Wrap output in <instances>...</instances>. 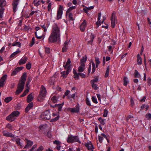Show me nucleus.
Returning <instances> with one entry per match:
<instances>
[{
  "label": "nucleus",
  "instance_id": "nucleus-1",
  "mask_svg": "<svg viewBox=\"0 0 151 151\" xmlns=\"http://www.w3.org/2000/svg\"><path fill=\"white\" fill-rule=\"evenodd\" d=\"M26 73H24L21 77V79L19 81L17 85V88L15 93L17 95L19 94L23 91L24 85L26 79Z\"/></svg>",
  "mask_w": 151,
  "mask_h": 151
},
{
  "label": "nucleus",
  "instance_id": "nucleus-2",
  "mask_svg": "<svg viewBox=\"0 0 151 151\" xmlns=\"http://www.w3.org/2000/svg\"><path fill=\"white\" fill-rule=\"evenodd\" d=\"M19 114L20 113L18 111H14L6 117V119L11 122L14 121L16 118L19 116Z\"/></svg>",
  "mask_w": 151,
  "mask_h": 151
},
{
  "label": "nucleus",
  "instance_id": "nucleus-3",
  "mask_svg": "<svg viewBox=\"0 0 151 151\" xmlns=\"http://www.w3.org/2000/svg\"><path fill=\"white\" fill-rule=\"evenodd\" d=\"M41 89L39 95L37 99L38 101L40 102L43 101L44 98L46 96V88L43 86H41Z\"/></svg>",
  "mask_w": 151,
  "mask_h": 151
},
{
  "label": "nucleus",
  "instance_id": "nucleus-4",
  "mask_svg": "<svg viewBox=\"0 0 151 151\" xmlns=\"http://www.w3.org/2000/svg\"><path fill=\"white\" fill-rule=\"evenodd\" d=\"M60 36L51 33L49 38L48 42L49 43L56 42L58 39H59Z\"/></svg>",
  "mask_w": 151,
  "mask_h": 151
},
{
  "label": "nucleus",
  "instance_id": "nucleus-5",
  "mask_svg": "<svg viewBox=\"0 0 151 151\" xmlns=\"http://www.w3.org/2000/svg\"><path fill=\"white\" fill-rule=\"evenodd\" d=\"M67 141L68 143H72L74 142H79L80 143H81V142L80 141L78 136H73L71 135L70 136H68L67 140Z\"/></svg>",
  "mask_w": 151,
  "mask_h": 151
},
{
  "label": "nucleus",
  "instance_id": "nucleus-6",
  "mask_svg": "<svg viewBox=\"0 0 151 151\" xmlns=\"http://www.w3.org/2000/svg\"><path fill=\"white\" fill-rule=\"evenodd\" d=\"M40 117L42 119L47 120L50 119V114L49 111L46 110L44 112L42 113L40 116Z\"/></svg>",
  "mask_w": 151,
  "mask_h": 151
},
{
  "label": "nucleus",
  "instance_id": "nucleus-7",
  "mask_svg": "<svg viewBox=\"0 0 151 151\" xmlns=\"http://www.w3.org/2000/svg\"><path fill=\"white\" fill-rule=\"evenodd\" d=\"M52 33L60 36V28L56 24L53 26Z\"/></svg>",
  "mask_w": 151,
  "mask_h": 151
},
{
  "label": "nucleus",
  "instance_id": "nucleus-8",
  "mask_svg": "<svg viewBox=\"0 0 151 151\" xmlns=\"http://www.w3.org/2000/svg\"><path fill=\"white\" fill-rule=\"evenodd\" d=\"M63 7L61 5L60 6L57 12V19L61 18L62 14Z\"/></svg>",
  "mask_w": 151,
  "mask_h": 151
},
{
  "label": "nucleus",
  "instance_id": "nucleus-9",
  "mask_svg": "<svg viewBox=\"0 0 151 151\" xmlns=\"http://www.w3.org/2000/svg\"><path fill=\"white\" fill-rule=\"evenodd\" d=\"M19 0H14L12 4L13 11L15 13L17 11V6L19 3Z\"/></svg>",
  "mask_w": 151,
  "mask_h": 151
},
{
  "label": "nucleus",
  "instance_id": "nucleus-10",
  "mask_svg": "<svg viewBox=\"0 0 151 151\" xmlns=\"http://www.w3.org/2000/svg\"><path fill=\"white\" fill-rule=\"evenodd\" d=\"M115 12H114L112 14L111 17V26L112 28H114L115 26Z\"/></svg>",
  "mask_w": 151,
  "mask_h": 151
},
{
  "label": "nucleus",
  "instance_id": "nucleus-11",
  "mask_svg": "<svg viewBox=\"0 0 151 151\" xmlns=\"http://www.w3.org/2000/svg\"><path fill=\"white\" fill-rule=\"evenodd\" d=\"M79 109V104H77L76 106V108H68V110L72 112H78Z\"/></svg>",
  "mask_w": 151,
  "mask_h": 151
},
{
  "label": "nucleus",
  "instance_id": "nucleus-12",
  "mask_svg": "<svg viewBox=\"0 0 151 151\" xmlns=\"http://www.w3.org/2000/svg\"><path fill=\"white\" fill-rule=\"evenodd\" d=\"M23 68V67H18L16 68L14 70H13L11 74V76H14L17 73L21 70Z\"/></svg>",
  "mask_w": 151,
  "mask_h": 151
},
{
  "label": "nucleus",
  "instance_id": "nucleus-13",
  "mask_svg": "<svg viewBox=\"0 0 151 151\" xmlns=\"http://www.w3.org/2000/svg\"><path fill=\"white\" fill-rule=\"evenodd\" d=\"M85 145L89 150L91 151L92 150L94 149L93 145L90 142L88 143H85Z\"/></svg>",
  "mask_w": 151,
  "mask_h": 151
},
{
  "label": "nucleus",
  "instance_id": "nucleus-14",
  "mask_svg": "<svg viewBox=\"0 0 151 151\" xmlns=\"http://www.w3.org/2000/svg\"><path fill=\"white\" fill-rule=\"evenodd\" d=\"M27 141V144L25 146L24 149H29L33 144V142L27 139H26Z\"/></svg>",
  "mask_w": 151,
  "mask_h": 151
},
{
  "label": "nucleus",
  "instance_id": "nucleus-15",
  "mask_svg": "<svg viewBox=\"0 0 151 151\" xmlns=\"http://www.w3.org/2000/svg\"><path fill=\"white\" fill-rule=\"evenodd\" d=\"M86 22L84 20L80 26L81 30L82 32H84L85 30V27H86Z\"/></svg>",
  "mask_w": 151,
  "mask_h": 151
},
{
  "label": "nucleus",
  "instance_id": "nucleus-16",
  "mask_svg": "<svg viewBox=\"0 0 151 151\" xmlns=\"http://www.w3.org/2000/svg\"><path fill=\"white\" fill-rule=\"evenodd\" d=\"M33 104L32 102L29 103L25 108V112L26 113H27L29 110L33 107Z\"/></svg>",
  "mask_w": 151,
  "mask_h": 151
},
{
  "label": "nucleus",
  "instance_id": "nucleus-17",
  "mask_svg": "<svg viewBox=\"0 0 151 151\" xmlns=\"http://www.w3.org/2000/svg\"><path fill=\"white\" fill-rule=\"evenodd\" d=\"M3 135L6 137H14V136L13 135L12 133L7 132L6 131H4L3 132Z\"/></svg>",
  "mask_w": 151,
  "mask_h": 151
},
{
  "label": "nucleus",
  "instance_id": "nucleus-18",
  "mask_svg": "<svg viewBox=\"0 0 151 151\" xmlns=\"http://www.w3.org/2000/svg\"><path fill=\"white\" fill-rule=\"evenodd\" d=\"M27 57H25L21 59L19 61V64L20 65L24 64L26 63L27 60Z\"/></svg>",
  "mask_w": 151,
  "mask_h": 151
},
{
  "label": "nucleus",
  "instance_id": "nucleus-19",
  "mask_svg": "<svg viewBox=\"0 0 151 151\" xmlns=\"http://www.w3.org/2000/svg\"><path fill=\"white\" fill-rule=\"evenodd\" d=\"M87 57L86 55H85L84 57H83L81 60V65L82 66L85 65V63L87 61Z\"/></svg>",
  "mask_w": 151,
  "mask_h": 151
},
{
  "label": "nucleus",
  "instance_id": "nucleus-20",
  "mask_svg": "<svg viewBox=\"0 0 151 151\" xmlns=\"http://www.w3.org/2000/svg\"><path fill=\"white\" fill-rule=\"evenodd\" d=\"M33 98L32 93L29 94L27 98V102L28 103L32 101Z\"/></svg>",
  "mask_w": 151,
  "mask_h": 151
},
{
  "label": "nucleus",
  "instance_id": "nucleus-21",
  "mask_svg": "<svg viewBox=\"0 0 151 151\" xmlns=\"http://www.w3.org/2000/svg\"><path fill=\"white\" fill-rule=\"evenodd\" d=\"M6 6L5 0H0V7H4Z\"/></svg>",
  "mask_w": 151,
  "mask_h": 151
},
{
  "label": "nucleus",
  "instance_id": "nucleus-22",
  "mask_svg": "<svg viewBox=\"0 0 151 151\" xmlns=\"http://www.w3.org/2000/svg\"><path fill=\"white\" fill-rule=\"evenodd\" d=\"M137 64L139 65L142 64V58L139 54L137 55Z\"/></svg>",
  "mask_w": 151,
  "mask_h": 151
},
{
  "label": "nucleus",
  "instance_id": "nucleus-23",
  "mask_svg": "<svg viewBox=\"0 0 151 151\" xmlns=\"http://www.w3.org/2000/svg\"><path fill=\"white\" fill-rule=\"evenodd\" d=\"M73 74H74V78H75L76 80H78V73H77L76 70H75L74 69H73Z\"/></svg>",
  "mask_w": 151,
  "mask_h": 151
},
{
  "label": "nucleus",
  "instance_id": "nucleus-24",
  "mask_svg": "<svg viewBox=\"0 0 151 151\" xmlns=\"http://www.w3.org/2000/svg\"><path fill=\"white\" fill-rule=\"evenodd\" d=\"M29 87L28 88L26 89L23 93L20 95L21 97H23L25 96L27 93L29 91Z\"/></svg>",
  "mask_w": 151,
  "mask_h": 151
},
{
  "label": "nucleus",
  "instance_id": "nucleus-25",
  "mask_svg": "<svg viewBox=\"0 0 151 151\" xmlns=\"http://www.w3.org/2000/svg\"><path fill=\"white\" fill-rule=\"evenodd\" d=\"M85 66V65H84V66H82L81 65H81L78 68V71L79 73L83 71Z\"/></svg>",
  "mask_w": 151,
  "mask_h": 151
},
{
  "label": "nucleus",
  "instance_id": "nucleus-26",
  "mask_svg": "<svg viewBox=\"0 0 151 151\" xmlns=\"http://www.w3.org/2000/svg\"><path fill=\"white\" fill-rule=\"evenodd\" d=\"M64 104V102L61 104H56V107H58V110L59 111H60L61 110L62 107Z\"/></svg>",
  "mask_w": 151,
  "mask_h": 151
},
{
  "label": "nucleus",
  "instance_id": "nucleus-27",
  "mask_svg": "<svg viewBox=\"0 0 151 151\" xmlns=\"http://www.w3.org/2000/svg\"><path fill=\"white\" fill-rule=\"evenodd\" d=\"M135 73L134 74L135 78H139L140 76V74L139 73L137 70H135Z\"/></svg>",
  "mask_w": 151,
  "mask_h": 151
},
{
  "label": "nucleus",
  "instance_id": "nucleus-28",
  "mask_svg": "<svg viewBox=\"0 0 151 151\" xmlns=\"http://www.w3.org/2000/svg\"><path fill=\"white\" fill-rule=\"evenodd\" d=\"M21 52V51L19 50H18L13 53L10 56L9 58H11L16 55L17 54Z\"/></svg>",
  "mask_w": 151,
  "mask_h": 151
},
{
  "label": "nucleus",
  "instance_id": "nucleus-29",
  "mask_svg": "<svg viewBox=\"0 0 151 151\" xmlns=\"http://www.w3.org/2000/svg\"><path fill=\"white\" fill-rule=\"evenodd\" d=\"M91 35L90 36L91 38V40L88 41V43L90 44L91 45H92V42H93V40L94 39V37L93 34L92 33H91Z\"/></svg>",
  "mask_w": 151,
  "mask_h": 151
},
{
  "label": "nucleus",
  "instance_id": "nucleus-30",
  "mask_svg": "<svg viewBox=\"0 0 151 151\" xmlns=\"http://www.w3.org/2000/svg\"><path fill=\"white\" fill-rule=\"evenodd\" d=\"M12 98L11 97H7L5 98L4 101L6 103H8L12 100Z\"/></svg>",
  "mask_w": 151,
  "mask_h": 151
},
{
  "label": "nucleus",
  "instance_id": "nucleus-31",
  "mask_svg": "<svg viewBox=\"0 0 151 151\" xmlns=\"http://www.w3.org/2000/svg\"><path fill=\"white\" fill-rule=\"evenodd\" d=\"M94 79L91 81V83H95L97 82L98 81V77L97 76H95L94 77Z\"/></svg>",
  "mask_w": 151,
  "mask_h": 151
},
{
  "label": "nucleus",
  "instance_id": "nucleus-32",
  "mask_svg": "<svg viewBox=\"0 0 151 151\" xmlns=\"http://www.w3.org/2000/svg\"><path fill=\"white\" fill-rule=\"evenodd\" d=\"M149 107V106L148 105H145V104H142V106L141 107V110L143 109L144 108H145L146 110H147Z\"/></svg>",
  "mask_w": 151,
  "mask_h": 151
},
{
  "label": "nucleus",
  "instance_id": "nucleus-33",
  "mask_svg": "<svg viewBox=\"0 0 151 151\" xmlns=\"http://www.w3.org/2000/svg\"><path fill=\"white\" fill-rule=\"evenodd\" d=\"M13 46H17L18 47H20L21 46V43L20 42H14L12 44Z\"/></svg>",
  "mask_w": 151,
  "mask_h": 151
},
{
  "label": "nucleus",
  "instance_id": "nucleus-34",
  "mask_svg": "<svg viewBox=\"0 0 151 151\" xmlns=\"http://www.w3.org/2000/svg\"><path fill=\"white\" fill-rule=\"evenodd\" d=\"M32 79V78L30 77H29L27 79V80L26 82V86L28 87H29L28 86L29 85V84L31 81Z\"/></svg>",
  "mask_w": 151,
  "mask_h": 151
},
{
  "label": "nucleus",
  "instance_id": "nucleus-35",
  "mask_svg": "<svg viewBox=\"0 0 151 151\" xmlns=\"http://www.w3.org/2000/svg\"><path fill=\"white\" fill-rule=\"evenodd\" d=\"M92 70L91 73L92 74L94 73V72H95V71L96 67H95V64L93 62H92Z\"/></svg>",
  "mask_w": 151,
  "mask_h": 151
},
{
  "label": "nucleus",
  "instance_id": "nucleus-36",
  "mask_svg": "<svg viewBox=\"0 0 151 151\" xmlns=\"http://www.w3.org/2000/svg\"><path fill=\"white\" fill-rule=\"evenodd\" d=\"M98 120L101 124L103 125H104L105 123L104 122L105 119H103L101 117H99Z\"/></svg>",
  "mask_w": 151,
  "mask_h": 151
},
{
  "label": "nucleus",
  "instance_id": "nucleus-37",
  "mask_svg": "<svg viewBox=\"0 0 151 151\" xmlns=\"http://www.w3.org/2000/svg\"><path fill=\"white\" fill-rule=\"evenodd\" d=\"M71 61H70V60L69 58L68 59V60L66 62V65H63L64 67L66 69V68L67 66H68L69 65H70V63Z\"/></svg>",
  "mask_w": 151,
  "mask_h": 151
},
{
  "label": "nucleus",
  "instance_id": "nucleus-38",
  "mask_svg": "<svg viewBox=\"0 0 151 151\" xmlns=\"http://www.w3.org/2000/svg\"><path fill=\"white\" fill-rule=\"evenodd\" d=\"M127 78L126 77H124V83L123 84L125 86H127L128 83V81H127Z\"/></svg>",
  "mask_w": 151,
  "mask_h": 151
},
{
  "label": "nucleus",
  "instance_id": "nucleus-39",
  "mask_svg": "<svg viewBox=\"0 0 151 151\" xmlns=\"http://www.w3.org/2000/svg\"><path fill=\"white\" fill-rule=\"evenodd\" d=\"M109 66H108L106 69V70L105 75V78H106L108 77L109 74Z\"/></svg>",
  "mask_w": 151,
  "mask_h": 151
},
{
  "label": "nucleus",
  "instance_id": "nucleus-40",
  "mask_svg": "<svg viewBox=\"0 0 151 151\" xmlns=\"http://www.w3.org/2000/svg\"><path fill=\"white\" fill-rule=\"evenodd\" d=\"M7 75L6 74L4 75L1 78V81H5L6 79H7Z\"/></svg>",
  "mask_w": 151,
  "mask_h": 151
},
{
  "label": "nucleus",
  "instance_id": "nucleus-41",
  "mask_svg": "<svg viewBox=\"0 0 151 151\" xmlns=\"http://www.w3.org/2000/svg\"><path fill=\"white\" fill-rule=\"evenodd\" d=\"M60 117V116L59 115L57 116L54 119H52L51 120V122H54L57 121Z\"/></svg>",
  "mask_w": 151,
  "mask_h": 151
},
{
  "label": "nucleus",
  "instance_id": "nucleus-42",
  "mask_svg": "<svg viewBox=\"0 0 151 151\" xmlns=\"http://www.w3.org/2000/svg\"><path fill=\"white\" fill-rule=\"evenodd\" d=\"M66 68L67 69L66 71V74H68L69 72L71 70L70 66L69 65L68 66H67Z\"/></svg>",
  "mask_w": 151,
  "mask_h": 151
},
{
  "label": "nucleus",
  "instance_id": "nucleus-43",
  "mask_svg": "<svg viewBox=\"0 0 151 151\" xmlns=\"http://www.w3.org/2000/svg\"><path fill=\"white\" fill-rule=\"evenodd\" d=\"M35 39L34 37H33L32 38V40L29 44V46L32 47L35 43Z\"/></svg>",
  "mask_w": 151,
  "mask_h": 151
},
{
  "label": "nucleus",
  "instance_id": "nucleus-44",
  "mask_svg": "<svg viewBox=\"0 0 151 151\" xmlns=\"http://www.w3.org/2000/svg\"><path fill=\"white\" fill-rule=\"evenodd\" d=\"M51 100L54 103H57V99L56 97L55 96H53L51 99Z\"/></svg>",
  "mask_w": 151,
  "mask_h": 151
},
{
  "label": "nucleus",
  "instance_id": "nucleus-45",
  "mask_svg": "<svg viewBox=\"0 0 151 151\" xmlns=\"http://www.w3.org/2000/svg\"><path fill=\"white\" fill-rule=\"evenodd\" d=\"M26 68L28 70H29L31 68V64L30 62H29L26 65Z\"/></svg>",
  "mask_w": 151,
  "mask_h": 151
},
{
  "label": "nucleus",
  "instance_id": "nucleus-46",
  "mask_svg": "<svg viewBox=\"0 0 151 151\" xmlns=\"http://www.w3.org/2000/svg\"><path fill=\"white\" fill-rule=\"evenodd\" d=\"M92 84V88H94L95 90H96L98 89V87H97V86L96 84L95 83H91Z\"/></svg>",
  "mask_w": 151,
  "mask_h": 151
},
{
  "label": "nucleus",
  "instance_id": "nucleus-47",
  "mask_svg": "<svg viewBox=\"0 0 151 151\" xmlns=\"http://www.w3.org/2000/svg\"><path fill=\"white\" fill-rule=\"evenodd\" d=\"M68 17L70 20L73 21L74 20L73 18V14L71 13H69Z\"/></svg>",
  "mask_w": 151,
  "mask_h": 151
},
{
  "label": "nucleus",
  "instance_id": "nucleus-48",
  "mask_svg": "<svg viewBox=\"0 0 151 151\" xmlns=\"http://www.w3.org/2000/svg\"><path fill=\"white\" fill-rule=\"evenodd\" d=\"M92 100L93 102L95 104H97L98 103L96 99L94 96H93L92 97Z\"/></svg>",
  "mask_w": 151,
  "mask_h": 151
},
{
  "label": "nucleus",
  "instance_id": "nucleus-49",
  "mask_svg": "<svg viewBox=\"0 0 151 151\" xmlns=\"http://www.w3.org/2000/svg\"><path fill=\"white\" fill-rule=\"evenodd\" d=\"M20 139H19V138L17 139L16 140V142L17 143V144L18 145H19L21 147H22V146L20 144Z\"/></svg>",
  "mask_w": 151,
  "mask_h": 151
},
{
  "label": "nucleus",
  "instance_id": "nucleus-50",
  "mask_svg": "<svg viewBox=\"0 0 151 151\" xmlns=\"http://www.w3.org/2000/svg\"><path fill=\"white\" fill-rule=\"evenodd\" d=\"M108 113V111L106 109H104V114L103 115V116L104 117H106L107 116V114Z\"/></svg>",
  "mask_w": 151,
  "mask_h": 151
},
{
  "label": "nucleus",
  "instance_id": "nucleus-51",
  "mask_svg": "<svg viewBox=\"0 0 151 151\" xmlns=\"http://www.w3.org/2000/svg\"><path fill=\"white\" fill-rule=\"evenodd\" d=\"M86 103L87 105L88 106H91V104H90V101L88 98H87L86 99Z\"/></svg>",
  "mask_w": 151,
  "mask_h": 151
},
{
  "label": "nucleus",
  "instance_id": "nucleus-52",
  "mask_svg": "<svg viewBox=\"0 0 151 151\" xmlns=\"http://www.w3.org/2000/svg\"><path fill=\"white\" fill-rule=\"evenodd\" d=\"M79 76H80L82 78H85L86 76V75L84 73H79L78 75V78L79 77Z\"/></svg>",
  "mask_w": 151,
  "mask_h": 151
},
{
  "label": "nucleus",
  "instance_id": "nucleus-53",
  "mask_svg": "<svg viewBox=\"0 0 151 151\" xmlns=\"http://www.w3.org/2000/svg\"><path fill=\"white\" fill-rule=\"evenodd\" d=\"M68 49V46L64 45L62 49V51L63 52H66Z\"/></svg>",
  "mask_w": 151,
  "mask_h": 151
},
{
  "label": "nucleus",
  "instance_id": "nucleus-54",
  "mask_svg": "<svg viewBox=\"0 0 151 151\" xmlns=\"http://www.w3.org/2000/svg\"><path fill=\"white\" fill-rule=\"evenodd\" d=\"M61 74L62 75V76H63V78H66L67 76L68 75L66 74V72H65V71L62 72Z\"/></svg>",
  "mask_w": 151,
  "mask_h": 151
},
{
  "label": "nucleus",
  "instance_id": "nucleus-55",
  "mask_svg": "<svg viewBox=\"0 0 151 151\" xmlns=\"http://www.w3.org/2000/svg\"><path fill=\"white\" fill-rule=\"evenodd\" d=\"M146 117L148 120L151 119V114H147L146 115Z\"/></svg>",
  "mask_w": 151,
  "mask_h": 151
},
{
  "label": "nucleus",
  "instance_id": "nucleus-56",
  "mask_svg": "<svg viewBox=\"0 0 151 151\" xmlns=\"http://www.w3.org/2000/svg\"><path fill=\"white\" fill-rule=\"evenodd\" d=\"M45 52L46 53L48 54L50 53V50L49 48H45Z\"/></svg>",
  "mask_w": 151,
  "mask_h": 151
},
{
  "label": "nucleus",
  "instance_id": "nucleus-57",
  "mask_svg": "<svg viewBox=\"0 0 151 151\" xmlns=\"http://www.w3.org/2000/svg\"><path fill=\"white\" fill-rule=\"evenodd\" d=\"M131 106L132 107L134 104V101L132 98H131L130 99Z\"/></svg>",
  "mask_w": 151,
  "mask_h": 151
},
{
  "label": "nucleus",
  "instance_id": "nucleus-58",
  "mask_svg": "<svg viewBox=\"0 0 151 151\" xmlns=\"http://www.w3.org/2000/svg\"><path fill=\"white\" fill-rule=\"evenodd\" d=\"M101 20H98V21H97L96 23V24L97 25L96 28H98L99 26L101 25Z\"/></svg>",
  "mask_w": 151,
  "mask_h": 151
},
{
  "label": "nucleus",
  "instance_id": "nucleus-59",
  "mask_svg": "<svg viewBox=\"0 0 151 151\" xmlns=\"http://www.w3.org/2000/svg\"><path fill=\"white\" fill-rule=\"evenodd\" d=\"M95 60L96 61V63L99 64L100 63V62L99 61V58L98 57H95Z\"/></svg>",
  "mask_w": 151,
  "mask_h": 151
},
{
  "label": "nucleus",
  "instance_id": "nucleus-60",
  "mask_svg": "<svg viewBox=\"0 0 151 151\" xmlns=\"http://www.w3.org/2000/svg\"><path fill=\"white\" fill-rule=\"evenodd\" d=\"M99 140L100 143H102V140L103 139V138L102 137H101L99 135Z\"/></svg>",
  "mask_w": 151,
  "mask_h": 151
},
{
  "label": "nucleus",
  "instance_id": "nucleus-61",
  "mask_svg": "<svg viewBox=\"0 0 151 151\" xmlns=\"http://www.w3.org/2000/svg\"><path fill=\"white\" fill-rule=\"evenodd\" d=\"M4 81H1V80L0 81V87H3V86L4 85L5 83H4Z\"/></svg>",
  "mask_w": 151,
  "mask_h": 151
},
{
  "label": "nucleus",
  "instance_id": "nucleus-62",
  "mask_svg": "<svg viewBox=\"0 0 151 151\" xmlns=\"http://www.w3.org/2000/svg\"><path fill=\"white\" fill-rule=\"evenodd\" d=\"M6 127L10 130H12V127L11 124H8L6 125Z\"/></svg>",
  "mask_w": 151,
  "mask_h": 151
},
{
  "label": "nucleus",
  "instance_id": "nucleus-63",
  "mask_svg": "<svg viewBox=\"0 0 151 151\" xmlns=\"http://www.w3.org/2000/svg\"><path fill=\"white\" fill-rule=\"evenodd\" d=\"M43 147L42 146H40L38 149L37 151H42L43 149Z\"/></svg>",
  "mask_w": 151,
  "mask_h": 151
},
{
  "label": "nucleus",
  "instance_id": "nucleus-64",
  "mask_svg": "<svg viewBox=\"0 0 151 151\" xmlns=\"http://www.w3.org/2000/svg\"><path fill=\"white\" fill-rule=\"evenodd\" d=\"M36 147H37L36 145H34L32 146V148L29 150V151H33L34 149L36 148Z\"/></svg>",
  "mask_w": 151,
  "mask_h": 151
}]
</instances>
